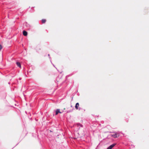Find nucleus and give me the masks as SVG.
Wrapping results in <instances>:
<instances>
[{
    "label": "nucleus",
    "instance_id": "nucleus-1",
    "mask_svg": "<svg viewBox=\"0 0 149 149\" xmlns=\"http://www.w3.org/2000/svg\"><path fill=\"white\" fill-rule=\"evenodd\" d=\"M119 134L117 132H114L113 134L111 135V136L115 138H117L119 136Z\"/></svg>",
    "mask_w": 149,
    "mask_h": 149
},
{
    "label": "nucleus",
    "instance_id": "nucleus-2",
    "mask_svg": "<svg viewBox=\"0 0 149 149\" xmlns=\"http://www.w3.org/2000/svg\"><path fill=\"white\" fill-rule=\"evenodd\" d=\"M73 107L71 105L70 107H68L67 108V112H72L73 111Z\"/></svg>",
    "mask_w": 149,
    "mask_h": 149
},
{
    "label": "nucleus",
    "instance_id": "nucleus-3",
    "mask_svg": "<svg viewBox=\"0 0 149 149\" xmlns=\"http://www.w3.org/2000/svg\"><path fill=\"white\" fill-rule=\"evenodd\" d=\"M58 113H61L62 112L60 111V109H58L56 111V115H57Z\"/></svg>",
    "mask_w": 149,
    "mask_h": 149
},
{
    "label": "nucleus",
    "instance_id": "nucleus-4",
    "mask_svg": "<svg viewBox=\"0 0 149 149\" xmlns=\"http://www.w3.org/2000/svg\"><path fill=\"white\" fill-rule=\"evenodd\" d=\"M115 145V144H113L110 146L107 149H111Z\"/></svg>",
    "mask_w": 149,
    "mask_h": 149
},
{
    "label": "nucleus",
    "instance_id": "nucleus-5",
    "mask_svg": "<svg viewBox=\"0 0 149 149\" xmlns=\"http://www.w3.org/2000/svg\"><path fill=\"white\" fill-rule=\"evenodd\" d=\"M79 103H77L76 104V105L75 106V109H76L78 110V107H79Z\"/></svg>",
    "mask_w": 149,
    "mask_h": 149
},
{
    "label": "nucleus",
    "instance_id": "nucleus-6",
    "mask_svg": "<svg viewBox=\"0 0 149 149\" xmlns=\"http://www.w3.org/2000/svg\"><path fill=\"white\" fill-rule=\"evenodd\" d=\"M23 34L24 36H26L27 35V33L26 31H24L23 32Z\"/></svg>",
    "mask_w": 149,
    "mask_h": 149
},
{
    "label": "nucleus",
    "instance_id": "nucleus-7",
    "mask_svg": "<svg viewBox=\"0 0 149 149\" xmlns=\"http://www.w3.org/2000/svg\"><path fill=\"white\" fill-rule=\"evenodd\" d=\"M16 64L20 68H21V65L20 64V63L19 62H17L16 63Z\"/></svg>",
    "mask_w": 149,
    "mask_h": 149
},
{
    "label": "nucleus",
    "instance_id": "nucleus-8",
    "mask_svg": "<svg viewBox=\"0 0 149 149\" xmlns=\"http://www.w3.org/2000/svg\"><path fill=\"white\" fill-rule=\"evenodd\" d=\"M46 20L45 19H42V23H45L46 22Z\"/></svg>",
    "mask_w": 149,
    "mask_h": 149
},
{
    "label": "nucleus",
    "instance_id": "nucleus-9",
    "mask_svg": "<svg viewBox=\"0 0 149 149\" xmlns=\"http://www.w3.org/2000/svg\"><path fill=\"white\" fill-rule=\"evenodd\" d=\"M2 48V46L1 45H0V50Z\"/></svg>",
    "mask_w": 149,
    "mask_h": 149
},
{
    "label": "nucleus",
    "instance_id": "nucleus-10",
    "mask_svg": "<svg viewBox=\"0 0 149 149\" xmlns=\"http://www.w3.org/2000/svg\"><path fill=\"white\" fill-rule=\"evenodd\" d=\"M64 110H65V108H64Z\"/></svg>",
    "mask_w": 149,
    "mask_h": 149
}]
</instances>
